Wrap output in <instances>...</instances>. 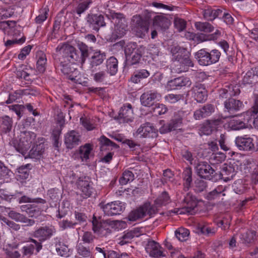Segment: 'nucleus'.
<instances>
[{"instance_id":"nucleus-1","label":"nucleus","mask_w":258,"mask_h":258,"mask_svg":"<svg viewBox=\"0 0 258 258\" xmlns=\"http://www.w3.org/2000/svg\"><path fill=\"white\" fill-rule=\"evenodd\" d=\"M56 52L60 55L55 60V66L62 73L67 75L70 80L78 82L77 75L79 71L71 67L70 63L80 61V54L76 49L69 44H61L55 48Z\"/></svg>"},{"instance_id":"nucleus-2","label":"nucleus","mask_w":258,"mask_h":258,"mask_svg":"<svg viewBox=\"0 0 258 258\" xmlns=\"http://www.w3.org/2000/svg\"><path fill=\"white\" fill-rule=\"evenodd\" d=\"M56 232L54 226L52 225H46L42 226L33 233V236L38 239L30 238V241L34 243L36 246V253H38L42 248V242L49 239Z\"/></svg>"},{"instance_id":"nucleus-3","label":"nucleus","mask_w":258,"mask_h":258,"mask_svg":"<svg viewBox=\"0 0 258 258\" xmlns=\"http://www.w3.org/2000/svg\"><path fill=\"white\" fill-rule=\"evenodd\" d=\"M185 117V112L184 111L174 112L169 121L160 127L159 132L161 134H164L179 129L183 125V120Z\"/></svg>"},{"instance_id":"nucleus-4","label":"nucleus","mask_w":258,"mask_h":258,"mask_svg":"<svg viewBox=\"0 0 258 258\" xmlns=\"http://www.w3.org/2000/svg\"><path fill=\"white\" fill-rule=\"evenodd\" d=\"M92 223L94 232L100 237H107L111 233L113 229V221L101 220L100 218L97 219L94 215Z\"/></svg>"},{"instance_id":"nucleus-5","label":"nucleus","mask_w":258,"mask_h":258,"mask_svg":"<svg viewBox=\"0 0 258 258\" xmlns=\"http://www.w3.org/2000/svg\"><path fill=\"white\" fill-rule=\"evenodd\" d=\"M184 203L185 205L180 208H175L169 211V213L178 214L193 215L196 213L195 209L198 204V201L196 197L190 193H187L184 197Z\"/></svg>"},{"instance_id":"nucleus-6","label":"nucleus","mask_w":258,"mask_h":258,"mask_svg":"<svg viewBox=\"0 0 258 258\" xmlns=\"http://www.w3.org/2000/svg\"><path fill=\"white\" fill-rule=\"evenodd\" d=\"M157 213V206H151L150 203H146L137 209L132 211L128 215V219L131 221H135L143 218L147 215L152 216Z\"/></svg>"},{"instance_id":"nucleus-7","label":"nucleus","mask_w":258,"mask_h":258,"mask_svg":"<svg viewBox=\"0 0 258 258\" xmlns=\"http://www.w3.org/2000/svg\"><path fill=\"white\" fill-rule=\"evenodd\" d=\"M235 143L237 148L242 151H258V142H254V140L246 135L241 137H237L235 140Z\"/></svg>"},{"instance_id":"nucleus-8","label":"nucleus","mask_w":258,"mask_h":258,"mask_svg":"<svg viewBox=\"0 0 258 258\" xmlns=\"http://www.w3.org/2000/svg\"><path fill=\"white\" fill-rule=\"evenodd\" d=\"M136 43L130 44L127 45L125 49L126 55L125 66H132L138 63L141 59L142 53L140 50L136 48Z\"/></svg>"},{"instance_id":"nucleus-9","label":"nucleus","mask_w":258,"mask_h":258,"mask_svg":"<svg viewBox=\"0 0 258 258\" xmlns=\"http://www.w3.org/2000/svg\"><path fill=\"white\" fill-rule=\"evenodd\" d=\"M132 30L137 36L143 38L149 31V25L147 21L138 15L133 16L132 18Z\"/></svg>"},{"instance_id":"nucleus-10","label":"nucleus","mask_w":258,"mask_h":258,"mask_svg":"<svg viewBox=\"0 0 258 258\" xmlns=\"http://www.w3.org/2000/svg\"><path fill=\"white\" fill-rule=\"evenodd\" d=\"M105 215L112 216L121 214L125 209V205L119 201L108 203L105 205L100 204Z\"/></svg>"},{"instance_id":"nucleus-11","label":"nucleus","mask_w":258,"mask_h":258,"mask_svg":"<svg viewBox=\"0 0 258 258\" xmlns=\"http://www.w3.org/2000/svg\"><path fill=\"white\" fill-rule=\"evenodd\" d=\"M187 53H183L182 56H176V63L173 68L175 73H181L188 71L189 67H193L194 63L189 58Z\"/></svg>"},{"instance_id":"nucleus-12","label":"nucleus","mask_w":258,"mask_h":258,"mask_svg":"<svg viewBox=\"0 0 258 258\" xmlns=\"http://www.w3.org/2000/svg\"><path fill=\"white\" fill-rule=\"evenodd\" d=\"M197 174L201 178L208 180H213L215 176V170L206 162H199L196 167Z\"/></svg>"},{"instance_id":"nucleus-13","label":"nucleus","mask_w":258,"mask_h":258,"mask_svg":"<svg viewBox=\"0 0 258 258\" xmlns=\"http://www.w3.org/2000/svg\"><path fill=\"white\" fill-rule=\"evenodd\" d=\"M238 165L233 160L228 163H224L221 168L220 175L224 180L229 181L233 178L235 175Z\"/></svg>"},{"instance_id":"nucleus-14","label":"nucleus","mask_w":258,"mask_h":258,"mask_svg":"<svg viewBox=\"0 0 258 258\" xmlns=\"http://www.w3.org/2000/svg\"><path fill=\"white\" fill-rule=\"evenodd\" d=\"M145 250L149 255L153 257L165 256L163 254L162 247L157 242L149 239L145 246Z\"/></svg>"},{"instance_id":"nucleus-15","label":"nucleus","mask_w":258,"mask_h":258,"mask_svg":"<svg viewBox=\"0 0 258 258\" xmlns=\"http://www.w3.org/2000/svg\"><path fill=\"white\" fill-rule=\"evenodd\" d=\"M114 23V29L112 37L115 39L121 38L127 31V25L125 19L122 16V17L115 20Z\"/></svg>"},{"instance_id":"nucleus-16","label":"nucleus","mask_w":258,"mask_h":258,"mask_svg":"<svg viewBox=\"0 0 258 258\" xmlns=\"http://www.w3.org/2000/svg\"><path fill=\"white\" fill-rule=\"evenodd\" d=\"M89 57V68L93 69L94 68L100 65L106 59V53L99 50H95L91 51Z\"/></svg>"},{"instance_id":"nucleus-17","label":"nucleus","mask_w":258,"mask_h":258,"mask_svg":"<svg viewBox=\"0 0 258 258\" xmlns=\"http://www.w3.org/2000/svg\"><path fill=\"white\" fill-rule=\"evenodd\" d=\"M161 95L156 91L150 90L144 92L140 97L141 104L144 106H152L155 100H159Z\"/></svg>"},{"instance_id":"nucleus-18","label":"nucleus","mask_w":258,"mask_h":258,"mask_svg":"<svg viewBox=\"0 0 258 258\" xmlns=\"http://www.w3.org/2000/svg\"><path fill=\"white\" fill-rule=\"evenodd\" d=\"M215 107L211 104H206L201 108L194 112V117L197 120H200L211 115L214 112Z\"/></svg>"},{"instance_id":"nucleus-19","label":"nucleus","mask_w":258,"mask_h":258,"mask_svg":"<svg viewBox=\"0 0 258 258\" xmlns=\"http://www.w3.org/2000/svg\"><path fill=\"white\" fill-rule=\"evenodd\" d=\"M134 112L132 105L130 103H125L120 108L118 118L123 122L132 121L134 118Z\"/></svg>"},{"instance_id":"nucleus-20","label":"nucleus","mask_w":258,"mask_h":258,"mask_svg":"<svg viewBox=\"0 0 258 258\" xmlns=\"http://www.w3.org/2000/svg\"><path fill=\"white\" fill-rule=\"evenodd\" d=\"M191 91L193 97L198 102H203L207 100V92L202 84H197L194 86Z\"/></svg>"},{"instance_id":"nucleus-21","label":"nucleus","mask_w":258,"mask_h":258,"mask_svg":"<svg viewBox=\"0 0 258 258\" xmlns=\"http://www.w3.org/2000/svg\"><path fill=\"white\" fill-rule=\"evenodd\" d=\"M87 23L94 30L98 31L100 27H104L106 24L102 15L91 14L87 17Z\"/></svg>"},{"instance_id":"nucleus-22","label":"nucleus","mask_w":258,"mask_h":258,"mask_svg":"<svg viewBox=\"0 0 258 258\" xmlns=\"http://www.w3.org/2000/svg\"><path fill=\"white\" fill-rule=\"evenodd\" d=\"M80 142V136L75 131H71L65 136L64 144L68 149H73L79 145Z\"/></svg>"},{"instance_id":"nucleus-23","label":"nucleus","mask_w":258,"mask_h":258,"mask_svg":"<svg viewBox=\"0 0 258 258\" xmlns=\"http://www.w3.org/2000/svg\"><path fill=\"white\" fill-rule=\"evenodd\" d=\"M244 114V120L236 117L229 121V126L232 130L237 131L246 128V124L251 119H253L250 116H247L245 113Z\"/></svg>"},{"instance_id":"nucleus-24","label":"nucleus","mask_w":258,"mask_h":258,"mask_svg":"<svg viewBox=\"0 0 258 258\" xmlns=\"http://www.w3.org/2000/svg\"><path fill=\"white\" fill-rule=\"evenodd\" d=\"M224 107L225 111L232 114L241 110L244 105L240 100L231 98L224 102Z\"/></svg>"},{"instance_id":"nucleus-25","label":"nucleus","mask_w":258,"mask_h":258,"mask_svg":"<svg viewBox=\"0 0 258 258\" xmlns=\"http://www.w3.org/2000/svg\"><path fill=\"white\" fill-rule=\"evenodd\" d=\"M137 134L140 135L141 137L153 138L156 136L155 128L149 122L143 124L138 129Z\"/></svg>"},{"instance_id":"nucleus-26","label":"nucleus","mask_w":258,"mask_h":258,"mask_svg":"<svg viewBox=\"0 0 258 258\" xmlns=\"http://www.w3.org/2000/svg\"><path fill=\"white\" fill-rule=\"evenodd\" d=\"M168 84L173 89H178L183 87L190 86L191 82L188 78L180 77L169 81Z\"/></svg>"},{"instance_id":"nucleus-27","label":"nucleus","mask_w":258,"mask_h":258,"mask_svg":"<svg viewBox=\"0 0 258 258\" xmlns=\"http://www.w3.org/2000/svg\"><path fill=\"white\" fill-rule=\"evenodd\" d=\"M245 169L251 173V179L255 184L258 183V167L255 163L252 160L248 159L244 162Z\"/></svg>"},{"instance_id":"nucleus-28","label":"nucleus","mask_w":258,"mask_h":258,"mask_svg":"<svg viewBox=\"0 0 258 258\" xmlns=\"http://www.w3.org/2000/svg\"><path fill=\"white\" fill-rule=\"evenodd\" d=\"M78 186L81 191L80 195L83 199H87L92 195V188L88 181L80 180Z\"/></svg>"},{"instance_id":"nucleus-29","label":"nucleus","mask_w":258,"mask_h":258,"mask_svg":"<svg viewBox=\"0 0 258 258\" xmlns=\"http://www.w3.org/2000/svg\"><path fill=\"white\" fill-rule=\"evenodd\" d=\"M195 57L201 66H208L211 65L207 49L203 48L199 50L196 53Z\"/></svg>"},{"instance_id":"nucleus-30","label":"nucleus","mask_w":258,"mask_h":258,"mask_svg":"<svg viewBox=\"0 0 258 258\" xmlns=\"http://www.w3.org/2000/svg\"><path fill=\"white\" fill-rule=\"evenodd\" d=\"M91 77L94 81L98 84H106L109 80V76L108 72L106 71H100L94 72L91 74Z\"/></svg>"},{"instance_id":"nucleus-31","label":"nucleus","mask_w":258,"mask_h":258,"mask_svg":"<svg viewBox=\"0 0 258 258\" xmlns=\"http://www.w3.org/2000/svg\"><path fill=\"white\" fill-rule=\"evenodd\" d=\"M258 78V67H255L248 71L243 76L242 82L244 84H251L256 81Z\"/></svg>"},{"instance_id":"nucleus-32","label":"nucleus","mask_w":258,"mask_h":258,"mask_svg":"<svg viewBox=\"0 0 258 258\" xmlns=\"http://www.w3.org/2000/svg\"><path fill=\"white\" fill-rule=\"evenodd\" d=\"M204 18L208 21H213L222 14V10L208 8L202 10Z\"/></svg>"},{"instance_id":"nucleus-33","label":"nucleus","mask_w":258,"mask_h":258,"mask_svg":"<svg viewBox=\"0 0 258 258\" xmlns=\"http://www.w3.org/2000/svg\"><path fill=\"white\" fill-rule=\"evenodd\" d=\"M35 138V134L30 132H23L21 133L20 135V141L23 142L24 143V149L26 148V147L30 148ZM22 149L23 150V148Z\"/></svg>"},{"instance_id":"nucleus-34","label":"nucleus","mask_w":258,"mask_h":258,"mask_svg":"<svg viewBox=\"0 0 258 258\" xmlns=\"http://www.w3.org/2000/svg\"><path fill=\"white\" fill-rule=\"evenodd\" d=\"M9 216L12 219L18 222L26 223L27 225H32L35 222L33 220L28 219L25 216L14 211H11L8 213Z\"/></svg>"},{"instance_id":"nucleus-35","label":"nucleus","mask_w":258,"mask_h":258,"mask_svg":"<svg viewBox=\"0 0 258 258\" xmlns=\"http://www.w3.org/2000/svg\"><path fill=\"white\" fill-rule=\"evenodd\" d=\"M23 211H25L30 217H37L40 214L41 210L37 206L34 204H28L22 205L21 207Z\"/></svg>"},{"instance_id":"nucleus-36","label":"nucleus","mask_w":258,"mask_h":258,"mask_svg":"<svg viewBox=\"0 0 258 258\" xmlns=\"http://www.w3.org/2000/svg\"><path fill=\"white\" fill-rule=\"evenodd\" d=\"M38 60L36 64V68L40 73H43L46 69V64L47 61L46 56L42 51H39L37 53Z\"/></svg>"},{"instance_id":"nucleus-37","label":"nucleus","mask_w":258,"mask_h":258,"mask_svg":"<svg viewBox=\"0 0 258 258\" xmlns=\"http://www.w3.org/2000/svg\"><path fill=\"white\" fill-rule=\"evenodd\" d=\"M44 148L43 144H39L33 147L29 153V156L30 158L40 159L44 152Z\"/></svg>"},{"instance_id":"nucleus-38","label":"nucleus","mask_w":258,"mask_h":258,"mask_svg":"<svg viewBox=\"0 0 258 258\" xmlns=\"http://www.w3.org/2000/svg\"><path fill=\"white\" fill-rule=\"evenodd\" d=\"M153 25L160 27L161 29H166L169 25V21L163 16L158 15L154 18Z\"/></svg>"},{"instance_id":"nucleus-39","label":"nucleus","mask_w":258,"mask_h":258,"mask_svg":"<svg viewBox=\"0 0 258 258\" xmlns=\"http://www.w3.org/2000/svg\"><path fill=\"white\" fill-rule=\"evenodd\" d=\"M108 73L113 76L116 74L118 70L117 59L113 57H110L107 61L106 64Z\"/></svg>"},{"instance_id":"nucleus-40","label":"nucleus","mask_w":258,"mask_h":258,"mask_svg":"<svg viewBox=\"0 0 258 258\" xmlns=\"http://www.w3.org/2000/svg\"><path fill=\"white\" fill-rule=\"evenodd\" d=\"M170 201V198L168 193L166 191H163L155 201L154 204L151 205V206H157L158 211L159 207L166 205L168 204Z\"/></svg>"},{"instance_id":"nucleus-41","label":"nucleus","mask_w":258,"mask_h":258,"mask_svg":"<svg viewBox=\"0 0 258 258\" xmlns=\"http://www.w3.org/2000/svg\"><path fill=\"white\" fill-rule=\"evenodd\" d=\"M221 32L219 30H216L215 32L211 35H206L204 34H197L195 38L199 42H202L208 40H214L217 39L220 35Z\"/></svg>"},{"instance_id":"nucleus-42","label":"nucleus","mask_w":258,"mask_h":258,"mask_svg":"<svg viewBox=\"0 0 258 258\" xmlns=\"http://www.w3.org/2000/svg\"><path fill=\"white\" fill-rule=\"evenodd\" d=\"M12 124V119L8 116H5L1 119L0 129L2 132L7 133L11 130Z\"/></svg>"},{"instance_id":"nucleus-43","label":"nucleus","mask_w":258,"mask_h":258,"mask_svg":"<svg viewBox=\"0 0 258 258\" xmlns=\"http://www.w3.org/2000/svg\"><path fill=\"white\" fill-rule=\"evenodd\" d=\"M92 150L91 146L89 144L80 147L79 155L82 161H86L89 159Z\"/></svg>"},{"instance_id":"nucleus-44","label":"nucleus","mask_w":258,"mask_h":258,"mask_svg":"<svg viewBox=\"0 0 258 258\" xmlns=\"http://www.w3.org/2000/svg\"><path fill=\"white\" fill-rule=\"evenodd\" d=\"M77 253L82 258H92V253L89 247L85 246L82 243H80L76 246Z\"/></svg>"},{"instance_id":"nucleus-45","label":"nucleus","mask_w":258,"mask_h":258,"mask_svg":"<svg viewBox=\"0 0 258 258\" xmlns=\"http://www.w3.org/2000/svg\"><path fill=\"white\" fill-rule=\"evenodd\" d=\"M183 185L185 190H188L192 182V171L190 168H186L183 172Z\"/></svg>"},{"instance_id":"nucleus-46","label":"nucleus","mask_w":258,"mask_h":258,"mask_svg":"<svg viewBox=\"0 0 258 258\" xmlns=\"http://www.w3.org/2000/svg\"><path fill=\"white\" fill-rule=\"evenodd\" d=\"M10 145L12 146L19 153H21L23 155H24L28 149L29 148H26L25 149H23V150L21 149L24 148V143L23 142L20 141V139L19 138V140H17L16 139L12 140L10 142Z\"/></svg>"},{"instance_id":"nucleus-47","label":"nucleus","mask_w":258,"mask_h":258,"mask_svg":"<svg viewBox=\"0 0 258 258\" xmlns=\"http://www.w3.org/2000/svg\"><path fill=\"white\" fill-rule=\"evenodd\" d=\"M56 251L58 255L62 257H69L70 255V249L68 245L59 242L55 244Z\"/></svg>"},{"instance_id":"nucleus-48","label":"nucleus","mask_w":258,"mask_h":258,"mask_svg":"<svg viewBox=\"0 0 258 258\" xmlns=\"http://www.w3.org/2000/svg\"><path fill=\"white\" fill-rule=\"evenodd\" d=\"M255 237V232L252 230H248L241 234L240 239L243 243L248 244L252 242Z\"/></svg>"},{"instance_id":"nucleus-49","label":"nucleus","mask_w":258,"mask_h":258,"mask_svg":"<svg viewBox=\"0 0 258 258\" xmlns=\"http://www.w3.org/2000/svg\"><path fill=\"white\" fill-rule=\"evenodd\" d=\"M195 27L200 31L209 33L212 32L214 28V27L208 22H196Z\"/></svg>"},{"instance_id":"nucleus-50","label":"nucleus","mask_w":258,"mask_h":258,"mask_svg":"<svg viewBox=\"0 0 258 258\" xmlns=\"http://www.w3.org/2000/svg\"><path fill=\"white\" fill-rule=\"evenodd\" d=\"M189 235V230L184 228H179L175 231L176 237L181 241L186 240Z\"/></svg>"},{"instance_id":"nucleus-51","label":"nucleus","mask_w":258,"mask_h":258,"mask_svg":"<svg viewBox=\"0 0 258 258\" xmlns=\"http://www.w3.org/2000/svg\"><path fill=\"white\" fill-rule=\"evenodd\" d=\"M134 179V174L130 170H125L119 179V182L122 185H125Z\"/></svg>"},{"instance_id":"nucleus-52","label":"nucleus","mask_w":258,"mask_h":258,"mask_svg":"<svg viewBox=\"0 0 258 258\" xmlns=\"http://www.w3.org/2000/svg\"><path fill=\"white\" fill-rule=\"evenodd\" d=\"M78 47L81 52V56H80V60H81L82 63H84L86 58L89 56L91 51H89L88 46L83 42L79 43Z\"/></svg>"},{"instance_id":"nucleus-53","label":"nucleus","mask_w":258,"mask_h":258,"mask_svg":"<svg viewBox=\"0 0 258 258\" xmlns=\"http://www.w3.org/2000/svg\"><path fill=\"white\" fill-rule=\"evenodd\" d=\"M100 148L102 150L104 149V147H111L113 148L116 149L118 147L117 144L111 141L110 140L103 136L99 139Z\"/></svg>"},{"instance_id":"nucleus-54","label":"nucleus","mask_w":258,"mask_h":258,"mask_svg":"<svg viewBox=\"0 0 258 258\" xmlns=\"http://www.w3.org/2000/svg\"><path fill=\"white\" fill-rule=\"evenodd\" d=\"M220 51L216 49H214L211 51H208V56L211 61V64L217 62L221 56Z\"/></svg>"},{"instance_id":"nucleus-55","label":"nucleus","mask_w":258,"mask_h":258,"mask_svg":"<svg viewBox=\"0 0 258 258\" xmlns=\"http://www.w3.org/2000/svg\"><path fill=\"white\" fill-rule=\"evenodd\" d=\"M135 234L136 233L132 231L124 232L123 235L120 238L119 243L120 245H124L130 242L132 239L135 236Z\"/></svg>"},{"instance_id":"nucleus-56","label":"nucleus","mask_w":258,"mask_h":258,"mask_svg":"<svg viewBox=\"0 0 258 258\" xmlns=\"http://www.w3.org/2000/svg\"><path fill=\"white\" fill-rule=\"evenodd\" d=\"M92 3V2L90 1H84L82 3L79 4L76 8V12L79 15H81L86 10H87L89 7V5Z\"/></svg>"},{"instance_id":"nucleus-57","label":"nucleus","mask_w":258,"mask_h":258,"mask_svg":"<svg viewBox=\"0 0 258 258\" xmlns=\"http://www.w3.org/2000/svg\"><path fill=\"white\" fill-rule=\"evenodd\" d=\"M168 110L166 106L163 104L157 103L153 108V112L155 115H161L164 114Z\"/></svg>"},{"instance_id":"nucleus-58","label":"nucleus","mask_w":258,"mask_h":258,"mask_svg":"<svg viewBox=\"0 0 258 258\" xmlns=\"http://www.w3.org/2000/svg\"><path fill=\"white\" fill-rule=\"evenodd\" d=\"M36 251V246L34 244H29L24 247L22 249V252L23 255L30 256L34 253V251Z\"/></svg>"},{"instance_id":"nucleus-59","label":"nucleus","mask_w":258,"mask_h":258,"mask_svg":"<svg viewBox=\"0 0 258 258\" xmlns=\"http://www.w3.org/2000/svg\"><path fill=\"white\" fill-rule=\"evenodd\" d=\"M29 166V164H27L25 166H22L18 169L19 176L21 178L25 179L28 178L30 171L28 167Z\"/></svg>"},{"instance_id":"nucleus-60","label":"nucleus","mask_w":258,"mask_h":258,"mask_svg":"<svg viewBox=\"0 0 258 258\" xmlns=\"http://www.w3.org/2000/svg\"><path fill=\"white\" fill-rule=\"evenodd\" d=\"M223 93L220 94L222 97L227 98L228 96H235L238 95L240 93V90L237 87L235 86L234 87H232V90H231V88H229V90H223Z\"/></svg>"},{"instance_id":"nucleus-61","label":"nucleus","mask_w":258,"mask_h":258,"mask_svg":"<svg viewBox=\"0 0 258 258\" xmlns=\"http://www.w3.org/2000/svg\"><path fill=\"white\" fill-rule=\"evenodd\" d=\"M195 184V190L198 192L203 191L207 186V182L202 179H197Z\"/></svg>"},{"instance_id":"nucleus-62","label":"nucleus","mask_w":258,"mask_h":258,"mask_svg":"<svg viewBox=\"0 0 258 258\" xmlns=\"http://www.w3.org/2000/svg\"><path fill=\"white\" fill-rule=\"evenodd\" d=\"M258 113V95L256 96L254 99V104L250 110L247 111L245 114L250 116L252 118H255V115Z\"/></svg>"},{"instance_id":"nucleus-63","label":"nucleus","mask_w":258,"mask_h":258,"mask_svg":"<svg viewBox=\"0 0 258 258\" xmlns=\"http://www.w3.org/2000/svg\"><path fill=\"white\" fill-rule=\"evenodd\" d=\"M10 170L0 161V179H5L9 177Z\"/></svg>"},{"instance_id":"nucleus-64","label":"nucleus","mask_w":258,"mask_h":258,"mask_svg":"<svg viewBox=\"0 0 258 258\" xmlns=\"http://www.w3.org/2000/svg\"><path fill=\"white\" fill-rule=\"evenodd\" d=\"M206 122L212 127L214 131L216 130L219 125L223 123V120L222 118L218 117L216 119H212L207 120Z\"/></svg>"}]
</instances>
